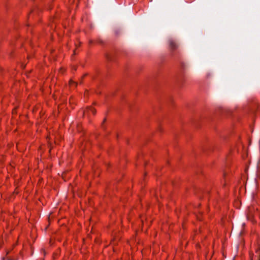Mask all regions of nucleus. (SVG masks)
Segmentation results:
<instances>
[{
    "instance_id": "1",
    "label": "nucleus",
    "mask_w": 260,
    "mask_h": 260,
    "mask_svg": "<svg viewBox=\"0 0 260 260\" xmlns=\"http://www.w3.org/2000/svg\"><path fill=\"white\" fill-rule=\"evenodd\" d=\"M168 46L170 50L173 52L177 49L178 48V44L175 40L173 39H170L168 41Z\"/></svg>"
},
{
    "instance_id": "2",
    "label": "nucleus",
    "mask_w": 260,
    "mask_h": 260,
    "mask_svg": "<svg viewBox=\"0 0 260 260\" xmlns=\"http://www.w3.org/2000/svg\"><path fill=\"white\" fill-rule=\"evenodd\" d=\"M96 110L94 108H93L92 107H88V108H86L83 111L84 113H96Z\"/></svg>"
},
{
    "instance_id": "3",
    "label": "nucleus",
    "mask_w": 260,
    "mask_h": 260,
    "mask_svg": "<svg viewBox=\"0 0 260 260\" xmlns=\"http://www.w3.org/2000/svg\"><path fill=\"white\" fill-rule=\"evenodd\" d=\"M253 209H254L253 207L249 208V213L247 215V218L249 219H252V218L254 216V215L252 213V211H253Z\"/></svg>"
},
{
    "instance_id": "4",
    "label": "nucleus",
    "mask_w": 260,
    "mask_h": 260,
    "mask_svg": "<svg viewBox=\"0 0 260 260\" xmlns=\"http://www.w3.org/2000/svg\"><path fill=\"white\" fill-rule=\"evenodd\" d=\"M256 253L257 254H258V257H259V260H260V249H258L257 251H256Z\"/></svg>"
},
{
    "instance_id": "5",
    "label": "nucleus",
    "mask_w": 260,
    "mask_h": 260,
    "mask_svg": "<svg viewBox=\"0 0 260 260\" xmlns=\"http://www.w3.org/2000/svg\"><path fill=\"white\" fill-rule=\"evenodd\" d=\"M75 84V85H76V84L74 81H70V85H72V84Z\"/></svg>"
},
{
    "instance_id": "6",
    "label": "nucleus",
    "mask_w": 260,
    "mask_h": 260,
    "mask_svg": "<svg viewBox=\"0 0 260 260\" xmlns=\"http://www.w3.org/2000/svg\"><path fill=\"white\" fill-rule=\"evenodd\" d=\"M89 43H92V41H90L89 42Z\"/></svg>"
},
{
    "instance_id": "7",
    "label": "nucleus",
    "mask_w": 260,
    "mask_h": 260,
    "mask_svg": "<svg viewBox=\"0 0 260 260\" xmlns=\"http://www.w3.org/2000/svg\"><path fill=\"white\" fill-rule=\"evenodd\" d=\"M251 260H252V257H251Z\"/></svg>"
}]
</instances>
